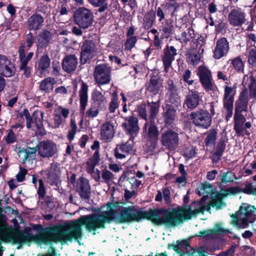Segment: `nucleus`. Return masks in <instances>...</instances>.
<instances>
[{
    "label": "nucleus",
    "mask_w": 256,
    "mask_h": 256,
    "mask_svg": "<svg viewBox=\"0 0 256 256\" xmlns=\"http://www.w3.org/2000/svg\"><path fill=\"white\" fill-rule=\"evenodd\" d=\"M142 211L136 209L134 206L122 208L118 212L111 209L97 214L81 216L70 224L65 222V242L72 240H78L82 236V226L86 230L96 234L98 229H104L106 224L114 221L117 224L138 222L142 220Z\"/></svg>",
    "instance_id": "nucleus-1"
},
{
    "label": "nucleus",
    "mask_w": 256,
    "mask_h": 256,
    "mask_svg": "<svg viewBox=\"0 0 256 256\" xmlns=\"http://www.w3.org/2000/svg\"><path fill=\"white\" fill-rule=\"evenodd\" d=\"M14 242L19 244L18 249L27 242L38 240L39 242L48 244L52 242L61 241L64 240V225H58L47 227L44 228L37 236H35L28 232H18L12 236Z\"/></svg>",
    "instance_id": "nucleus-2"
},
{
    "label": "nucleus",
    "mask_w": 256,
    "mask_h": 256,
    "mask_svg": "<svg viewBox=\"0 0 256 256\" xmlns=\"http://www.w3.org/2000/svg\"><path fill=\"white\" fill-rule=\"evenodd\" d=\"M142 219L150 220L154 223L174 227L180 223L177 208L169 209H154L142 211Z\"/></svg>",
    "instance_id": "nucleus-3"
},
{
    "label": "nucleus",
    "mask_w": 256,
    "mask_h": 256,
    "mask_svg": "<svg viewBox=\"0 0 256 256\" xmlns=\"http://www.w3.org/2000/svg\"><path fill=\"white\" fill-rule=\"evenodd\" d=\"M231 223L240 228H244L256 220V208L254 206L242 204L238 212L230 216Z\"/></svg>",
    "instance_id": "nucleus-4"
},
{
    "label": "nucleus",
    "mask_w": 256,
    "mask_h": 256,
    "mask_svg": "<svg viewBox=\"0 0 256 256\" xmlns=\"http://www.w3.org/2000/svg\"><path fill=\"white\" fill-rule=\"evenodd\" d=\"M204 198L202 197L200 201H194L190 205L177 207L178 220H180V224L185 221L196 217L200 213L204 214Z\"/></svg>",
    "instance_id": "nucleus-5"
},
{
    "label": "nucleus",
    "mask_w": 256,
    "mask_h": 256,
    "mask_svg": "<svg viewBox=\"0 0 256 256\" xmlns=\"http://www.w3.org/2000/svg\"><path fill=\"white\" fill-rule=\"evenodd\" d=\"M23 115L25 116L28 128H31L35 132L37 136H43L46 134L44 128L42 120L44 113L40 111L36 110L32 116L30 114L28 110L24 109L23 111Z\"/></svg>",
    "instance_id": "nucleus-6"
},
{
    "label": "nucleus",
    "mask_w": 256,
    "mask_h": 256,
    "mask_svg": "<svg viewBox=\"0 0 256 256\" xmlns=\"http://www.w3.org/2000/svg\"><path fill=\"white\" fill-rule=\"evenodd\" d=\"M162 146L169 152L174 151L178 146L180 138L178 134L171 128L164 130L160 135Z\"/></svg>",
    "instance_id": "nucleus-7"
},
{
    "label": "nucleus",
    "mask_w": 256,
    "mask_h": 256,
    "mask_svg": "<svg viewBox=\"0 0 256 256\" xmlns=\"http://www.w3.org/2000/svg\"><path fill=\"white\" fill-rule=\"evenodd\" d=\"M190 118L196 126L204 129L208 128L212 121L210 114L206 110L202 109L192 112Z\"/></svg>",
    "instance_id": "nucleus-8"
},
{
    "label": "nucleus",
    "mask_w": 256,
    "mask_h": 256,
    "mask_svg": "<svg viewBox=\"0 0 256 256\" xmlns=\"http://www.w3.org/2000/svg\"><path fill=\"white\" fill-rule=\"evenodd\" d=\"M74 21L80 28H86L90 26L94 22L93 12L86 8H80L75 13Z\"/></svg>",
    "instance_id": "nucleus-9"
},
{
    "label": "nucleus",
    "mask_w": 256,
    "mask_h": 256,
    "mask_svg": "<svg viewBox=\"0 0 256 256\" xmlns=\"http://www.w3.org/2000/svg\"><path fill=\"white\" fill-rule=\"evenodd\" d=\"M111 71L110 67L106 64H98L95 67L94 77L96 82L98 86L106 84L110 82Z\"/></svg>",
    "instance_id": "nucleus-10"
},
{
    "label": "nucleus",
    "mask_w": 256,
    "mask_h": 256,
    "mask_svg": "<svg viewBox=\"0 0 256 256\" xmlns=\"http://www.w3.org/2000/svg\"><path fill=\"white\" fill-rule=\"evenodd\" d=\"M235 86H226L224 87L223 97L224 108L226 111V120L228 121L233 114L234 96L236 94Z\"/></svg>",
    "instance_id": "nucleus-11"
},
{
    "label": "nucleus",
    "mask_w": 256,
    "mask_h": 256,
    "mask_svg": "<svg viewBox=\"0 0 256 256\" xmlns=\"http://www.w3.org/2000/svg\"><path fill=\"white\" fill-rule=\"evenodd\" d=\"M198 75L200 81L206 92L214 90L216 88L213 81L210 71L205 66H199Z\"/></svg>",
    "instance_id": "nucleus-12"
},
{
    "label": "nucleus",
    "mask_w": 256,
    "mask_h": 256,
    "mask_svg": "<svg viewBox=\"0 0 256 256\" xmlns=\"http://www.w3.org/2000/svg\"><path fill=\"white\" fill-rule=\"evenodd\" d=\"M246 14L240 8H234L228 14L229 24L233 26H242L248 22Z\"/></svg>",
    "instance_id": "nucleus-13"
},
{
    "label": "nucleus",
    "mask_w": 256,
    "mask_h": 256,
    "mask_svg": "<svg viewBox=\"0 0 256 256\" xmlns=\"http://www.w3.org/2000/svg\"><path fill=\"white\" fill-rule=\"evenodd\" d=\"M242 84L244 88L241 92L246 91V94H248L250 98H256V76H254L252 72H250L244 76Z\"/></svg>",
    "instance_id": "nucleus-14"
},
{
    "label": "nucleus",
    "mask_w": 256,
    "mask_h": 256,
    "mask_svg": "<svg viewBox=\"0 0 256 256\" xmlns=\"http://www.w3.org/2000/svg\"><path fill=\"white\" fill-rule=\"evenodd\" d=\"M97 50L98 48L94 42L92 40H85L81 48L82 63L86 64L88 60L95 57Z\"/></svg>",
    "instance_id": "nucleus-15"
},
{
    "label": "nucleus",
    "mask_w": 256,
    "mask_h": 256,
    "mask_svg": "<svg viewBox=\"0 0 256 256\" xmlns=\"http://www.w3.org/2000/svg\"><path fill=\"white\" fill-rule=\"evenodd\" d=\"M38 154L42 158L52 156L57 151L56 144L52 142L44 140L37 146Z\"/></svg>",
    "instance_id": "nucleus-16"
},
{
    "label": "nucleus",
    "mask_w": 256,
    "mask_h": 256,
    "mask_svg": "<svg viewBox=\"0 0 256 256\" xmlns=\"http://www.w3.org/2000/svg\"><path fill=\"white\" fill-rule=\"evenodd\" d=\"M122 126L130 136V140H134L140 130L138 118L134 116H128L125 118V122Z\"/></svg>",
    "instance_id": "nucleus-17"
},
{
    "label": "nucleus",
    "mask_w": 256,
    "mask_h": 256,
    "mask_svg": "<svg viewBox=\"0 0 256 256\" xmlns=\"http://www.w3.org/2000/svg\"><path fill=\"white\" fill-rule=\"evenodd\" d=\"M76 190L78 193L81 198L88 199L90 196V187L88 180L83 177L78 178L74 186Z\"/></svg>",
    "instance_id": "nucleus-18"
},
{
    "label": "nucleus",
    "mask_w": 256,
    "mask_h": 256,
    "mask_svg": "<svg viewBox=\"0 0 256 256\" xmlns=\"http://www.w3.org/2000/svg\"><path fill=\"white\" fill-rule=\"evenodd\" d=\"M176 54L177 50L174 46L167 45L164 49L162 59L166 72H167L171 66L172 63L174 60V56Z\"/></svg>",
    "instance_id": "nucleus-19"
},
{
    "label": "nucleus",
    "mask_w": 256,
    "mask_h": 256,
    "mask_svg": "<svg viewBox=\"0 0 256 256\" xmlns=\"http://www.w3.org/2000/svg\"><path fill=\"white\" fill-rule=\"evenodd\" d=\"M201 101L200 93L194 90H190L186 96L184 106L190 110L196 108Z\"/></svg>",
    "instance_id": "nucleus-20"
},
{
    "label": "nucleus",
    "mask_w": 256,
    "mask_h": 256,
    "mask_svg": "<svg viewBox=\"0 0 256 256\" xmlns=\"http://www.w3.org/2000/svg\"><path fill=\"white\" fill-rule=\"evenodd\" d=\"M172 248L176 252L180 254V256H195L196 251L188 244L187 241L180 242L178 240L176 244L172 245Z\"/></svg>",
    "instance_id": "nucleus-21"
},
{
    "label": "nucleus",
    "mask_w": 256,
    "mask_h": 256,
    "mask_svg": "<svg viewBox=\"0 0 256 256\" xmlns=\"http://www.w3.org/2000/svg\"><path fill=\"white\" fill-rule=\"evenodd\" d=\"M230 50L229 44L225 38L218 40L214 52V57L220 59L226 56Z\"/></svg>",
    "instance_id": "nucleus-22"
},
{
    "label": "nucleus",
    "mask_w": 256,
    "mask_h": 256,
    "mask_svg": "<svg viewBox=\"0 0 256 256\" xmlns=\"http://www.w3.org/2000/svg\"><path fill=\"white\" fill-rule=\"evenodd\" d=\"M15 73V68L12 63L6 56H0V74L10 77Z\"/></svg>",
    "instance_id": "nucleus-23"
},
{
    "label": "nucleus",
    "mask_w": 256,
    "mask_h": 256,
    "mask_svg": "<svg viewBox=\"0 0 256 256\" xmlns=\"http://www.w3.org/2000/svg\"><path fill=\"white\" fill-rule=\"evenodd\" d=\"M115 134L114 126L112 122H106L100 127V135L101 139L105 142L110 141Z\"/></svg>",
    "instance_id": "nucleus-24"
},
{
    "label": "nucleus",
    "mask_w": 256,
    "mask_h": 256,
    "mask_svg": "<svg viewBox=\"0 0 256 256\" xmlns=\"http://www.w3.org/2000/svg\"><path fill=\"white\" fill-rule=\"evenodd\" d=\"M250 97L246 94V91L240 92L238 99L235 102L234 114H242V112H246L248 109Z\"/></svg>",
    "instance_id": "nucleus-25"
},
{
    "label": "nucleus",
    "mask_w": 256,
    "mask_h": 256,
    "mask_svg": "<svg viewBox=\"0 0 256 256\" xmlns=\"http://www.w3.org/2000/svg\"><path fill=\"white\" fill-rule=\"evenodd\" d=\"M18 156L22 159V163L25 164L26 167H30L35 161L36 150L34 148H28L26 150L22 148L20 150Z\"/></svg>",
    "instance_id": "nucleus-26"
},
{
    "label": "nucleus",
    "mask_w": 256,
    "mask_h": 256,
    "mask_svg": "<svg viewBox=\"0 0 256 256\" xmlns=\"http://www.w3.org/2000/svg\"><path fill=\"white\" fill-rule=\"evenodd\" d=\"M163 88L162 80L158 76H152L146 85V90L153 95L157 94Z\"/></svg>",
    "instance_id": "nucleus-27"
},
{
    "label": "nucleus",
    "mask_w": 256,
    "mask_h": 256,
    "mask_svg": "<svg viewBox=\"0 0 256 256\" xmlns=\"http://www.w3.org/2000/svg\"><path fill=\"white\" fill-rule=\"evenodd\" d=\"M88 86L84 82L82 83L80 90L79 92V96L80 98V112L82 115L84 114L85 110L87 106L88 96Z\"/></svg>",
    "instance_id": "nucleus-28"
},
{
    "label": "nucleus",
    "mask_w": 256,
    "mask_h": 256,
    "mask_svg": "<svg viewBox=\"0 0 256 256\" xmlns=\"http://www.w3.org/2000/svg\"><path fill=\"white\" fill-rule=\"evenodd\" d=\"M234 129L238 136L242 134L244 130V122H246V118L242 114H234Z\"/></svg>",
    "instance_id": "nucleus-29"
},
{
    "label": "nucleus",
    "mask_w": 256,
    "mask_h": 256,
    "mask_svg": "<svg viewBox=\"0 0 256 256\" xmlns=\"http://www.w3.org/2000/svg\"><path fill=\"white\" fill-rule=\"evenodd\" d=\"M52 38L51 32L47 30H43L38 36V49L47 46Z\"/></svg>",
    "instance_id": "nucleus-30"
},
{
    "label": "nucleus",
    "mask_w": 256,
    "mask_h": 256,
    "mask_svg": "<svg viewBox=\"0 0 256 256\" xmlns=\"http://www.w3.org/2000/svg\"><path fill=\"white\" fill-rule=\"evenodd\" d=\"M44 22L43 18L40 14H33L28 20V26L30 30H37L40 28Z\"/></svg>",
    "instance_id": "nucleus-31"
},
{
    "label": "nucleus",
    "mask_w": 256,
    "mask_h": 256,
    "mask_svg": "<svg viewBox=\"0 0 256 256\" xmlns=\"http://www.w3.org/2000/svg\"><path fill=\"white\" fill-rule=\"evenodd\" d=\"M156 20V12L151 10L146 12L143 19L142 27L144 29L148 30L150 28Z\"/></svg>",
    "instance_id": "nucleus-32"
},
{
    "label": "nucleus",
    "mask_w": 256,
    "mask_h": 256,
    "mask_svg": "<svg viewBox=\"0 0 256 256\" xmlns=\"http://www.w3.org/2000/svg\"><path fill=\"white\" fill-rule=\"evenodd\" d=\"M186 58L187 62L189 64L196 66L200 61V56L196 50L190 48L187 50Z\"/></svg>",
    "instance_id": "nucleus-33"
},
{
    "label": "nucleus",
    "mask_w": 256,
    "mask_h": 256,
    "mask_svg": "<svg viewBox=\"0 0 256 256\" xmlns=\"http://www.w3.org/2000/svg\"><path fill=\"white\" fill-rule=\"evenodd\" d=\"M78 64V58L74 54L65 57V71L70 73L74 71Z\"/></svg>",
    "instance_id": "nucleus-34"
},
{
    "label": "nucleus",
    "mask_w": 256,
    "mask_h": 256,
    "mask_svg": "<svg viewBox=\"0 0 256 256\" xmlns=\"http://www.w3.org/2000/svg\"><path fill=\"white\" fill-rule=\"evenodd\" d=\"M32 182L34 186L38 189V195L39 200H42L44 198L46 194L45 187L42 180L38 179L36 176L34 175L32 176Z\"/></svg>",
    "instance_id": "nucleus-35"
},
{
    "label": "nucleus",
    "mask_w": 256,
    "mask_h": 256,
    "mask_svg": "<svg viewBox=\"0 0 256 256\" xmlns=\"http://www.w3.org/2000/svg\"><path fill=\"white\" fill-rule=\"evenodd\" d=\"M99 160V152L96 150L86 162V172L90 174H92L94 172V168L98 164Z\"/></svg>",
    "instance_id": "nucleus-36"
},
{
    "label": "nucleus",
    "mask_w": 256,
    "mask_h": 256,
    "mask_svg": "<svg viewBox=\"0 0 256 256\" xmlns=\"http://www.w3.org/2000/svg\"><path fill=\"white\" fill-rule=\"evenodd\" d=\"M92 97L94 100L92 104L100 108H102L105 106L106 100L104 96L98 90L94 91Z\"/></svg>",
    "instance_id": "nucleus-37"
},
{
    "label": "nucleus",
    "mask_w": 256,
    "mask_h": 256,
    "mask_svg": "<svg viewBox=\"0 0 256 256\" xmlns=\"http://www.w3.org/2000/svg\"><path fill=\"white\" fill-rule=\"evenodd\" d=\"M24 48V45H22L19 48V57L20 60V66H22V68H24V66H28V62L31 60L34 55L33 52H30L27 55V56H26Z\"/></svg>",
    "instance_id": "nucleus-38"
},
{
    "label": "nucleus",
    "mask_w": 256,
    "mask_h": 256,
    "mask_svg": "<svg viewBox=\"0 0 256 256\" xmlns=\"http://www.w3.org/2000/svg\"><path fill=\"white\" fill-rule=\"evenodd\" d=\"M47 182L49 183L51 186H55L59 190V192L62 193L59 189L60 186V181L59 180L58 176L57 174L54 173L52 169L50 170L46 174Z\"/></svg>",
    "instance_id": "nucleus-39"
},
{
    "label": "nucleus",
    "mask_w": 256,
    "mask_h": 256,
    "mask_svg": "<svg viewBox=\"0 0 256 256\" xmlns=\"http://www.w3.org/2000/svg\"><path fill=\"white\" fill-rule=\"evenodd\" d=\"M162 198L166 204H169L170 202V192L168 188H164L162 191H158L155 198L156 201L161 202Z\"/></svg>",
    "instance_id": "nucleus-40"
},
{
    "label": "nucleus",
    "mask_w": 256,
    "mask_h": 256,
    "mask_svg": "<svg viewBox=\"0 0 256 256\" xmlns=\"http://www.w3.org/2000/svg\"><path fill=\"white\" fill-rule=\"evenodd\" d=\"M147 105L149 109L150 119L154 120L158 113L160 108V100H158L156 102H148Z\"/></svg>",
    "instance_id": "nucleus-41"
},
{
    "label": "nucleus",
    "mask_w": 256,
    "mask_h": 256,
    "mask_svg": "<svg viewBox=\"0 0 256 256\" xmlns=\"http://www.w3.org/2000/svg\"><path fill=\"white\" fill-rule=\"evenodd\" d=\"M194 38V32L192 28H188L183 32L180 35L179 40L181 43L187 44Z\"/></svg>",
    "instance_id": "nucleus-42"
},
{
    "label": "nucleus",
    "mask_w": 256,
    "mask_h": 256,
    "mask_svg": "<svg viewBox=\"0 0 256 256\" xmlns=\"http://www.w3.org/2000/svg\"><path fill=\"white\" fill-rule=\"evenodd\" d=\"M206 134V138L204 142L206 146H212L214 144L217 138V132L215 129H210L208 130Z\"/></svg>",
    "instance_id": "nucleus-43"
},
{
    "label": "nucleus",
    "mask_w": 256,
    "mask_h": 256,
    "mask_svg": "<svg viewBox=\"0 0 256 256\" xmlns=\"http://www.w3.org/2000/svg\"><path fill=\"white\" fill-rule=\"evenodd\" d=\"M176 111L174 108H168L164 112L163 116L166 124L170 125L174 121L176 117Z\"/></svg>",
    "instance_id": "nucleus-44"
},
{
    "label": "nucleus",
    "mask_w": 256,
    "mask_h": 256,
    "mask_svg": "<svg viewBox=\"0 0 256 256\" xmlns=\"http://www.w3.org/2000/svg\"><path fill=\"white\" fill-rule=\"evenodd\" d=\"M166 101L174 106H178L180 104V97L178 92H170L166 94Z\"/></svg>",
    "instance_id": "nucleus-45"
},
{
    "label": "nucleus",
    "mask_w": 256,
    "mask_h": 256,
    "mask_svg": "<svg viewBox=\"0 0 256 256\" xmlns=\"http://www.w3.org/2000/svg\"><path fill=\"white\" fill-rule=\"evenodd\" d=\"M55 80L54 78L48 77L42 80L40 85V90L45 92H48L50 89L52 88V86Z\"/></svg>",
    "instance_id": "nucleus-46"
},
{
    "label": "nucleus",
    "mask_w": 256,
    "mask_h": 256,
    "mask_svg": "<svg viewBox=\"0 0 256 256\" xmlns=\"http://www.w3.org/2000/svg\"><path fill=\"white\" fill-rule=\"evenodd\" d=\"M148 126V134L151 138H156L158 135V131L157 126L155 124L152 122L150 124L146 122L144 124V130H146L147 126Z\"/></svg>",
    "instance_id": "nucleus-47"
},
{
    "label": "nucleus",
    "mask_w": 256,
    "mask_h": 256,
    "mask_svg": "<svg viewBox=\"0 0 256 256\" xmlns=\"http://www.w3.org/2000/svg\"><path fill=\"white\" fill-rule=\"evenodd\" d=\"M94 7H100L98 11L102 12L108 8L107 0H88Z\"/></svg>",
    "instance_id": "nucleus-48"
},
{
    "label": "nucleus",
    "mask_w": 256,
    "mask_h": 256,
    "mask_svg": "<svg viewBox=\"0 0 256 256\" xmlns=\"http://www.w3.org/2000/svg\"><path fill=\"white\" fill-rule=\"evenodd\" d=\"M172 4H171L167 3L166 4L161 5L160 7H158L156 10V14L157 16L159 18L158 21L161 22L165 18V10H168L172 7Z\"/></svg>",
    "instance_id": "nucleus-49"
},
{
    "label": "nucleus",
    "mask_w": 256,
    "mask_h": 256,
    "mask_svg": "<svg viewBox=\"0 0 256 256\" xmlns=\"http://www.w3.org/2000/svg\"><path fill=\"white\" fill-rule=\"evenodd\" d=\"M227 138L226 136L222 137L218 141L216 148V155L220 157L226 148V143L227 142Z\"/></svg>",
    "instance_id": "nucleus-50"
},
{
    "label": "nucleus",
    "mask_w": 256,
    "mask_h": 256,
    "mask_svg": "<svg viewBox=\"0 0 256 256\" xmlns=\"http://www.w3.org/2000/svg\"><path fill=\"white\" fill-rule=\"evenodd\" d=\"M101 176L104 182L107 184L112 182L115 178L114 174L106 168L102 170Z\"/></svg>",
    "instance_id": "nucleus-51"
},
{
    "label": "nucleus",
    "mask_w": 256,
    "mask_h": 256,
    "mask_svg": "<svg viewBox=\"0 0 256 256\" xmlns=\"http://www.w3.org/2000/svg\"><path fill=\"white\" fill-rule=\"evenodd\" d=\"M196 236L206 239H212L216 236L213 229L199 232L198 234H196Z\"/></svg>",
    "instance_id": "nucleus-52"
},
{
    "label": "nucleus",
    "mask_w": 256,
    "mask_h": 256,
    "mask_svg": "<svg viewBox=\"0 0 256 256\" xmlns=\"http://www.w3.org/2000/svg\"><path fill=\"white\" fill-rule=\"evenodd\" d=\"M232 64L238 72H244V65L240 58L237 57L232 60Z\"/></svg>",
    "instance_id": "nucleus-53"
},
{
    "label": "nucleus",
    "mask_w": 256,
    "mask_h": 256,
    "mask_svg": "<svg viewBox=\"0 0 256 256\" xmlns=\"http://www.w3.org/2000/svg\"><path fill=\"white\" fill-rule=\"evenodd\" d=\"M98 108V106L92 104L86 112V116L90 118L96 117L99 114Z\"/></svg>",
    "instance_id": "nucleus-54"
},
{
    "label": "nucleus",
    "mask_w": 256,
    "mask_h": 256,
    "mask_svg": "<svg viewBox=\"0 0 256 256\" xmlns=\"http://www.w3.org/2000/svg\"><path fill=\"white\" fill-rule=\"evenodd\" d=\"M137 40V37L136 36H132L128 37L124 44L125 50H131L135 46Z\"/></svg>",
    "instance_id": "nucleus-55"
},
{
    "label": "nucleus",
    "mask_w": 256,
    "mask_h": 256,
    "mask_svg": "<svg viewBox=\"0 0 256 256\" xmlns=\"http://www.w3.org/2000/svg\"><path fill=\"white\" fill-rule=\"evenodd\" d=\"M62 117H64V109L56 111L54 117V121L55 122V128L58 127L59 125L62 123Z\"/></svg>",
    "instance_id": "nucleus-56"
},
{
    "label": "nucleus",
    "mask_w": 256,
    "mask_h": 256,
    "mask_svg": "<svg viewBox=\"0 0 256 256\" xmlns=\"http://www.w3.org/2000/svg\"><path fill=\"white\" fill-rule=\"evenodd\" d=\"M118 97L116 94L114 95L112 98L108 106V111L110 113H113L118 108Z\"/></svg>",
    "instance_id": "nucleus-57"
},
{
    "label": "nucleus",
    "mask_w": 256,
    "mask_h": 256,
    "mask_svg": "<svg viewBox=\"0 0 256 256\" xmlns=\"http://www.w3.org/2000/svg\"><path fill=\"white\" fill-rule=\"evenodd\" d=\"M243 192L247 194H252L256 196V184L246 183L243 188Z\"/></svg>",
    "instance_id": "nucleus-58"
},
{
    "label": "nucleus",
    "mask_w": 256,
    "mask_h": 256,
    "mask_svg": "<svg viewBox=\"0 0 256 256\" xmlns=\"http://www.w3.org/2000/svg\"><path fill=\"white\" fill-rule=\"evenodd\" d=\"M213 230H214L216 236L218 234H224L226 232L232 234V232L230 230L222 228L220 223L216 224Z\"/></svg>",
    "instance_id": "nucleus-59"
},
{
    "label": "nucleus",
    "mask_w": 256,
    "mask_h": 256,
    "mask_svg": "<svg viewBox=\"0 0 256 256\" xmlns=\"http://www.w3.org/2000/svg\"><path fill=\"white\" fill-rule=\"evenodd\" d=\"M234 178V175L232 172H224L222 176L221 182L222 183L232 182Z\"/></svg>",
    "instance_id": "nucleus-60"
},
{
    "label": "nucleus",
    "mask_w": 256,
    "mask_h": 256,
    "mask_svg": "<svg viewBox=\"0 0 256 256\" xmlns=\"http://www.w3.org/2000/svg\"><path fill=\"white\" fill-rule=\"evenodd\" d=\"M132 141V144L130 143V142L128 141L119 146L120 148V150H122V152H125L127 154L132 152L134 144L133 140Z\"/></svg>",
    "instance_id": "nucleus-61"
},
{
    "label": "nucleus",
    "mask_w": 256,
    "mask_h": 256,
    "mask_svg": "<svg viewBox=\"0 0 256 256\" xmlns=\"http://www.w3.org/2000/svg\"><path fill=\"white\" fill-rule=\"evenodd\" d=\"M50 60L47 55L42 56L39 64L40 68L42 70L46 69L50 66Z\"/></svg>",
    "instance_id": "nucleus-62"
},
{
    "label": "nucleus",
    "mask_w": 256,
    "mask_h": 256,
    "mask_svg": "<svg viewBox=\"0 0 256 256\" xmlns=\"http://www.w3.org/2000/svg\"><path fill=\"white\" fill-rule=\"evenodd\" d=\"M226 206L222 202V198L219 196H216L212 201V206L216 207L217 210L220 209Z\"/></svg>",
    "instance_id": "nucleus-63"
},
{
    "label": "nucleus",
    "mask_w": 256,
    "mask_h": 256,
    "mask_svg": "<svg viewBox=\"0 0 256 256\" xmlns=\"http://www.w3.org/2000/svg\"><path fill=\"white\" fill-rule=\"evenodd\" d=\"M136 110L138 115L144 120H147L148 114L146 104H142L138 106Z\"/></svg>",
    "instance_id": "nucleus-64"
}]
</instances>
